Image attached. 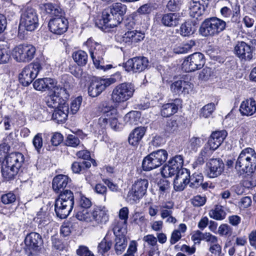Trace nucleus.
I'll use <instances>...</instances> for the list:
<instances>
[{
    "mask_svg": "<svg viewBox=\"0 0 256 256\" xmlns=\"http://www.w3.org/2000/svg\"><path fill=\"white\" fill-rule=\"evenodd\" d=\"M234 169L239 175L249 176L256 170V152L251 148L242 150L237 158Z\"/></svg>",
    "mask_w": 256,
    "mask_h": 256,
    "instance_id": "nucleus-1",
    "label": "nucleus"
},
{
    "mask_svg": "<svg viewBox=\"0 0 256 256\" xmlns=\"http://www.w3.org/2000/svg\"><path fill=\"white\" fill-rule=\"evenodd\" d=\"M121 78V73L119 72L108 78L92 76L90 79L88 88V95L92 98L98 96L107 87L120 80Z\"/></svg>",
    "mask_w": 256,
    "mask_h": 256,
    "instance_id": "nucleus-2",
    "label": "nucleus"
},
{
    "mask_svg": "<svg viewBox=\"0 0 256 256\" xmlns=\"http://www.w3.org/2000/svg\"><path fill=\"white\" fill-rule=\"evenodd\" d=\"M226 22L216 16L206 18L202 23L200 28V34L204 36H218L226 28Z\"/></svg>",
    "mask_w": 256,
    "mask_h": 256,
    "instance_id": "nucleus-3",
    "label": "nucleus"
},
{
    "mask_svg": "<svg viewBox=\"0 0 256 256\" xmlns=\"http://www.w3.org/2000/svg\"><path fill=\"white\" fill-rule=\"evenodd\" d=\"M168 154L163 149L154 151L144 157L142 163V169L144 172H150L164 164L168 158Z\"/></svg>",
    "mask_w": 256,
    "mask_h": 256,
    "instance_id": "nucleus-4",
    "label": "nucleus"
},
{
    "mask_svg": "<svg viewBox=\"0 0 256 256\" xmlns=\"http://www.w3.org/2000/svg\"><path fill=\"white\" fill-rule=\"evenodd\" d=\"M109 217L108 210L106 206L94 204L82 221L98 226L106 224L109 220Z\"/></svg>",
    "mask_w": 256,
    "mask_h": 256,
    "instance_id": "nucleus-5",
    "label": "nucleus"
},
{
    "mask_svg": "<svg viewBox=\"0 0 256 256\" xmlns=\"http://www.w3.org/2000/svg\"><path fill=\"white\" fill-rule=\"evenodd\" d=\"M75 197L74 207L75 217L82 221L94 205L91 198L86 197L81 191L75 192Z\"/></svg>",
    "mask_w": 256,
    "mask_h": 256,
    "instance_id": "nucleus-6",
    "label": "nucleus"
},
{
    "mask_svg": "<svg viewBox=\"0 0 256 256\" xmlns=\"http://www.w3.org/2000/svg\"><path fill=\"white\" fill-rule=\"evenodd\" d=\"M134 87L129 82H123L117 85L113 89L111 100L116 105H119L130 98L134 92Z\"/></svg>",
    "mask_w": 256,
    "mask_h": 256,
    "instance_id": "nucleus-7",
    "label": "nucleus"
},
{
    "mask_svg": "<svg viewBox=\"0 0 256 256\" xmlns=\"http://www.w3.org/2000/svg\"><path fill=\"white\" fill-rule=\"evenodd\" d=\"M24 243L25 254L27 256H36L41 250L44 241L38 233L32 232L26 235Z\"/></svg>",
    "mask_w": 256,
    "mask_h": 256,
    "instance_id": "nucleus-8",
    "label": "nucleus"
},
{
    "mask_svg": "<svg viewBox=\"0 0 256 256\" xmlns=\"http://www.w3.org/2000/svg\"><path fill=\"white\" fill-rule=\"evenodd\" d=\"M205 64L204 55L200 52H195L184 58L181 68L185 72H194L203 68Z\"/></svg>",
    "mask_w": 256,
    "mask_h": 256,
    "instance_id": "nucleus-9",
    "label": "nucleus"
},
{
    "mask_svg": "<svg viewBox=\"0 0 256 256\" xmlns=\"http://www.w3.org/2000/svg\"><path fill=\"white\" fill-rule=\"evenodd\" d=\"M148 181L146 178H137L132 184L127 196L126 200L130 203H136L146 194Z\"/></svg>",
    "mask_w": 256,
    "mask_h": 256,
    "instance_id": "nucleus-10",
    "label": "nucleus"
},
{
    "mask_svg": "<svg viewBox=\"0 0 256 256\" xmlns=\"http://www.w3.org/2000/svg\"><path fill=\"white\" fill-rule=\"evenodd\" d=\"M84 44L88 48L90 56L94 66L98 68H103L104 66H100L101 63H104L103 56L105 54V51L102 46L95 42L92 37L88 38L84 42Z\"/></svg>",
    "mask_w": 256,
    "mask_h": 256,
    "instance_id": "nucleus-11",
    "label": "nucleus"
},
{
    "mask_svg": "<svg viewBox=\"0 0 256 256\" xmlns=\"http://www.w3.org/2000/svg\"><path fill=\"white\" fill-rule=\"evenodd\" d=\"M20 24L27 31L32 32L36 30L39 25L36 10L29 6L24 8L20 16Z\"/></svg>",
    "mask_w": 256,
    "mask_h": 256,
    "instance_id": "nucleus-12",
    "label": "nucleus"
},
{
    "mask_svg": "<svg viewBox=\"0 0 256 256\" xmlns=\"http://www.w3.org/2000/svg\"><path fill=\"white\" fill-rule=\"evenodd\" d=\"M42 69V65L38 62H35L26 66L18 76L20 83L23 86H28Z\"/></svg>",
    "mask_w": 256,
    "mask_h": 256,
    "instance_id": "nucleus-13",
    "label": "nucleus"
},
{
    "mask_svg": "<svg viewBox=\"0 0 256 256\" xmlns=\"http://www.w3.org/2000/svg\"><path fill=\"white\" fill-rule=\"evenodd\" d=\"M149 61L146 57L137 56L128 59L122 64V66L127 72L140 73L145 70L148 66Z\"/></svg>",
    "mask_w": 256,
    "mask_h": 256,
    "instance_id": "nucleus-14",
    "label": "nucleus"
},
{
    "mask_svg": "<svg viewBox=\"0 0 256 256\" xmlns=\"http://www.w3.org/2000/svg\"><path fill=\"white\" fill-rule=\"evenodd\" d=\"M36 48L32 44H20L16 46L13 50V54L19 62H30L35 56Z\"/></svg>",
    "mask_w": 256,
    "mask_h": 256,
    "instance_id": "nucleus-15",
    "label": "nucleus"
},
{
    "mask_svg": "<svg viewBox=\"0 0 256 256\" xmlns=\"http://www.w3.org/2000/svg\"><path fill=\"white\" fill-rule=\"evenodd\" d=\"M95 26L104 32H107L110 29L117 26L115 20H113L109 10L104 9L100 14L94 18Z\"/></svg>",
    "mask_w": 256,
    "mask_h": 256,
    "instance_id": "nucleus-16",
    "label": "nucleus"
},
{
    "mask_svg": "<svg viewBox=\"0 0 256 256\" xmlns=\"http://www.w3.org/2000/svg\"><path fill=\"white\" fill-rule=\"evenodd\" d=\"M254 48L244 41H238L234 47V54L242 62H250L253 58Z\"/></svg>",
    "mask_w": 256,
    "mask_h": 256,
    "instance_id": "nucleus-17",
    "label": "nucleus"
},
{
    "mask_svg": "<svg viewBox=\"0 0 256 256\" xmlns=\"http://www.w3.org/2000/svg\"><path fill=\"white\" fill-rule=\"evenodd\" d=\"M224 164L220 158L209 160L206 165V174L208 178H216L220 176L224 170Z\"/></svg>",
    "mask_w": 256,
    "mask_h": 256,
    "instance_id": "nucleus-18",
    "label": "nucleus"
},
{
    "mask_svg": "<svg viewBox=\"0 0 256 256\" xmlns=\"http://www.w3.org/2000/svg\"><path fill=\"white\" fill-rule=\"evenodd\" d=\"M68 20L66 15L56 18H50L48 23L49 30L56 35H62L65 33L68 28Z\"/></svg>",
    "mask_w": 256,
    "mask_h": 256,
    "instance_id": "nucleus-19",
    "label": "nucleus"
},
{
    "mask_svg": "<svg viewBox=\"0 0 256 256\" xmlns=\"http://www.w3.org/2000/svg\"><path fill=\"white\" fill-rule=\"evenodd\" d=\"M185 124V118L182 116L176 115L167 120L164 130L168 134H176L184 126Z\"/></svg>",
    "mask_w": 256,
    "mask_h": 256,
    "instance_id": "nucleus-20",
    "label": "nucleus"
},
{
    "mask_svg": "<svg viewBox=\"0 0 256 256\" xmlns=\"http://www.w3.org/2000/svg\"><path fill=\"white\" fill-rule=\"evenodd\" d=\"M190 178V173L187 168L181 169V170L176 174L174 180V188L175 190L181 192L184 190L189 184Z\"/></svg>",
    "mask_w": 256,
    "mask_h": 256,
    "instance_id": "nucleus-21",
    "label": "nucleus"
},
{
    "mask_svg": "<svg viewBox=\"0 0 256 256\" xmlns=\"http://www.w3.org/2000/svg\"><path fill=\"white\" fill-rule=\"evenodd\" d=\"M72 183V180L68 176L59 174L56 176L52 181V188L54 192L58 194L68 190Z\"/></svg>",
    "mask_w": 256,
    "mask_h": 256,
    "instance_id": "nucleus-22",
    "label": "nucleus"
},
{
    "mask_svg": "<svg viewBox=\"0 0 256 256\" xmlns=\"http://www.w3.org/2000/svg\"><path fill=\"white\" fill-rule=\"evenodd\" d=\"M230 6L232 9L226 6L222 8L220 13L226 18L231 16L232 22L239 23L240 22V6L238 2L234 4L230 3Z\"/></svg>",
    "mask_w": 256,
    "mask_h": 256,
    "instance_id": "nucleus-23",
    "label": "nucleus"
},
{
    "mask_svg": "<svg viewBox=\"0 0 256 256\" xmlns=\"http://www.w3.org/2000/svg\"><path fill=\"white\" fill-rule=\"evenodd\" d=\"M107 10H109L110 14L118 26L122 21L127 8L126 5L120 2H116L107 8Z\"/></svg>",
    "mask_w": 256,
    "mask_h": 256,
    "instance_id": "nucleus-24",
    "label": "nucleus"
},
{
    "mask_svg": "<svg viewBox=\"0 0 256 256\" xmlns=\"http://www.w3.org/2000/svg\"><path fill=\"white\" fill-rule=\"evenodd\" d=\"M129 210L128 207H123L120 209L118 214L120 220H116L114 222L113 230L114 233L116 232H120L122 230H126L127 227L128 220V218Z\"/></svg>",
    "mask_w": 256,
    "mask_h": 256,
    "instance_id": "nucleus-25",
    "label": "nucleus"
},
{
    "mask_svg": "<svg viewBox=\"0 0 256 256\" xmlns=\"http://www.w3.org/2000/svg\"><path fill=\"white\" fill-rule=\"evenodd\" d=\"M227 136L228 132L226 130L214 131L208 138L207 143L212 148L216 150L222 144Z\"/></svg>",
    "mask_w": 256,
    "mask_h": 256,
    "instance_id": "nucleus-26",
    "label": "nucleus"
},
{
    "mask_svg": "<svg viewBox=\"0 0 256 256\" xmlns=\"http://www.w3.org/2000/svg\"><path fill=\"white\" fill-rule=\"evenodd\" d=\"M146 132V128L144 126H138L134 128L128 137V144L136 148L142 140Z\"/></svg>",
    "mask_w": 256,
    "mask_h": 256,
    "instance_id": "nucleus-27",
    "label": "nucleus"
},
{
    "mask_svg": "<svg viewBox=\"0 0 256 256\" xmlns=\"http://www.w3.org/2000/svg\"><path fill=\"white\" fill-rule=\"evenodd\" d=\"M239 110L242 116H252L256 112V102L254 98H250L243 100Z\"/></svg>",
    "mask_w": 256,
    "mask_h": 256,
    "instance_id": "nucleus-28",
    "label": "nucleus"
},
{
    "mask_svg": "<svg viewBox=\"0 0 256 256\" xmlns=\"http://www.w3.org/2000/svg\"><path fill=\"white\" fill-rule=\"evenodd\" d=\"M8 152L6 153L4 158V160H6V164L12 166L14 168L20 170L24 161V154L20 152H14L8 154Z\"/></svg>",
    "mask_w": 256,
    "mask_h": 256,
    "instance_id": "nucleus-29",
    "label": "nucleus"
},
{
    "mask_svg": "<svg viewBox=\"0 0 256 256\" xmlns=\"http://www.w3.org/2000/svg\"><path fill=\"white\" fill-rule=\"evenodd\" d=\"M74 207L65 204L56 198L54 202V211L56 216L61 218L64 219L68 217L72 212Z\"/></svg>",
    "mask_w": 256,
    "mask_h": 256,
    "instance_id": "nucleus-30",
    "label": "nucleus"
},
{
    "mask_svg": "<svg viewBox=\"0 0 256 256\" xmlns=\"http://www.w3.org/2000/svg\"><path fill=\"white\" fill-rule=\"evenodd\" d=\"M192 84L184 80L175 81L170 85L171 90L177 94H188L192 90Z\"/></svg>",
    "mask_w": 256,
    "mask_h": 256,
    "instance_id": "nucleus-31",
    "label": "nucleus"
},
{
    "mask_svg": "<svg viewBox=\"0 0 256 256\" xmlns=\"http://www.w3.org/2000/svg\"><path fill=\"white\" fill-rule=\"evenodd\" d=\"M170 102L164 104L160 108V114L164 118H168L176 113L178 110L179 99L172 100Z\"/></svg>",
    "mask_w": 256,
    "mask_h": 256,
    "instance_id": "nucleus-32",
    "label": "nucleus"
},
{
    "mask_svg": "<svg viewBox=\"0 0 256 256\" xmlns=\"http://www.w3.org/2000/svg\"><path fill=\"white\" fill-rule=\"evenodd\" d=\"M33 86L36 90L43 92L52 90L54 88L55 84L52 78H45L36 80Z\"/></svg>",
    "mask_w": 256,
    "mask_h": 256,
    "instance_id": "nucleus-33",
    "label": "nucleus"
},
{
    "mask_svg": "<svg viewBox=\"0 0 256 256\" xmlns=\"http://www.w3.org/2000/svg\"><path fill=\"white\" fill-rule=\"evenodd\" d=\"M46 13L51 18H56L66 15L64 10L60 6L52 2H48L43 4Z\"/></svg>",
    "mask_w": 256,
    "mask_h": 256,
    "instance_id": "nucleus-34",
    "label": "nucleus"
},
{
    "mask_svg": "<svg viewBox=\"0 0 256 256\" xmlns=\"http://www.w3.org/2000/svg\"><path fill=\"white\" fill-rule=\"evenodd\" d=\"M70 112L68 106H61V108H55L52 114V119L58 124H63L67 120Z\"/></svg>",
    "mask_w": 256,
    "mask_h": 256,
    "instance_id": "nucleus-35",
    "label": "nucleus"
},
{
    "mask_svg": "<svg viewBox=\"0 0 256 256\" xmlns=\"http://www.w3.org/2000/svg\"><path fill=\"white\" fill-rule=\"evenodd\" d=\"M180 16L176 13H168L162 14L160 22L167 27H176L179 24Z\"/></svg>",
    "mask_w": 256,
    "mask_h": 256,
    "instance_id": "nucleus-36",
    "label": "nucleus"
},
{
    "mask_svg": "<svg viewBox=\"0 0 256 256\" xmlns=\"http://www.w3.org/2000/svg\"><path fill=\"white\" fill-rule=\"evenodd\" d=\"M183 168H180L178 166H176L174 163H170V162L168 160V164L163 166L160 172L163 177H172L178 174L181 170V169Z\"/></svg>",
    "mask_w": 256,
    "mask_h": 256,
    "instance_id": "nucleus-37",
    "label": "nucleus"
},
{
    "mask_svg": "<svg viewBox=\"0 0 256 256\" xmlns=\"http://www.w3.org/2000/svg\"><path fill=\"white\" fill-rule=\"evenodd\" d=\"M114 250L116 254L120 255L125 250L128 245V239L126 235L122 234L116 236Z\"/></svg>",
    "mask_w": 256,
    "mask_h": 256,
    "instance_id": "nucleus-38",
    "label": "nucleus"
},
{
    "mask_svg": "<svg viewBox=\"0 0 256 256\" xmlns=\"http://www.w3.org/2000/svg\"><path fill=\"white\" fill-rule=\"evenodd\" d=\"M20 170L18 168L6 164L4 167L2 168V174L5 180L10 181L16 178Z\"/></svg>",
    "mask_w": 256,
    "mask_h": 256,
    "instance_id": "nucleus-39",
    "label": "nucleus"
},
{
    "mask_svg": "<svg viewBox=\"0 0 256 256\" xmlns=\"http://www.w3.org/2000/svg\"><path fill=\"white\" fill-rule=\"evenodd\" d=\"M51 242L52 252H60L66 250L68 247L67 242L58 236H52Z\"/></svg>",
    "mask_w": 256,
    "mask_h": 256,
    "instance_id": "nucleus-40",
    "label": "nucleus"
},
{
    "mask_svg": "<svg viewBox=\"0 0 256 256\" xmlns=\"http://www.w3.org/2000/svg\"><path fill=\"white\" fill-rule=\"evenodd\" d=\"M91 166L88 161H74L71 165V170L74 174H82L88 172Z\"/></svg>",
    "mask_w": 256,
    "mask_h": 256,
    "instance_id": "nucleus-41",
    "label": "nucleus"
},
{
    "mask_svg": "<svg viewBox=\"0 0 256 256\" xmlns=\"http://www.w3.org/2000/svg\"><path fill=\"white\" fill-rule=\"evenodd\" d=\"M60 201L74 207L76 200L75 192L70 190H66L58 194L56 198Z\"/></svg>",
    "mask_w": 256,
    "mask_h": 256,
    "instance_id": "nucleus-42",
    "label": "nucleus"
},
{
    "mask_svg": "<svg viewBox=\"0 0 256 256\" xmlns=\"http://www.w3.org/2000/svg\"><path fill=\"white\" fill-rule=\"evenodd\" d=\"M84 148L78 150L76 153V156L78 159L82 160V161H88L90 165L94 167H96L98 164L96 160L91 157L90 152L82 144Z\"/></svg>",
    "mask_w": 256,
    "mask_h": 256,
    "instance_id": "nucleus-43",
    "label": "nucleus"
},
{
    "mask_svg": "<svg viewBox=\"0 0 256 256\" xmlns=\"http://www.w3.org/2000/svg\"><path fill=\"white\" fill-rule=\"evenodd\" d=\"M210 217L216 220H222L226 218V213L224 210L223 206L220 204L214 206V208L208 212Z\"/></svg>",
    "mask_w": 256,
    "mask_h": 256,
    "instance_id": "nucleus-44",
    "label": "nucleus"
},
{
    "mask_svg": "<svg viewBox=\"0 0 256 256\" xmlns=\"http://www.w3.org/2000/svg\"><path fill=\"white\" fill-rule=\"evenodd\" d=\"M202 2H193L190 4V13L193 18H198L203 14L205 8L208 6H203Z\"/></svg>",
    "mask_w": 256,
    "mask_h": 256,
    "instance_id": "nucleus-45",
    "label": "nucleus"
},
{
    "mask_svg": "<svg viewBox=\"0 0 256 256\" xmlns=\"http://www.w3.org/2000/svg\"><path fill=\"white\" fill-rule=\"evenodd\" d=\"M74 62L80 66H85L88 60L87 53L82 50H78L74 52L72 54Z\"/></svg>",
    "mask_w": 256,
    "mask_h": 256,
    "instance_id": "nucleus-46",
    "label": "nucleus"
},
{
    "mask_svg": "<svg viewBox=\"0 0 256 256\" xmlns=\"http://www.w3.org/2000/svg\"><path fill=\"white\" fill-rule=\"evenodd\" d=\"M54 92L58 98V100L62 102L63 106H68V101L70 95L68 90L66 88L64 87H56Z\"/></svg>",
    "mask_w": 256,
    "mask_h": 256,
    "instance_id": "nucleus-47",
    "label": "nucleus"
},
{
    "mask_svg": "<svg viewBox=\"0 0 256 256\" xmlns=\"http://www.w3.org/2000/svg\"><path fill=\"white\" fill-rule=\"evenodd\" d=\"M195 24L191 20L186 21L180 26V34L184 36H188L192 34L195 30Z\"/></svg>",
    "mask_w": 256,
    "mask_h": 256,
    "instance_id": "nucleus-48",
    "label": "nucleus"
},
{
    "mask_svg": "<svg viewBox=\"0 0 256 256\" xmlns=\"http://www.w3.org/2000/svg\"><path fill=\"white\" fill-rule=\"evenodd\" d=\"M141 112L138 111L132 110L127 113L124 117V122L132 125H136L140 122Z\"/></svg>",
    "mask_w": 256,
    "mask_h": 256,
    "instance_id": "nucleus-49",
    "label": "nucleus"
},
{
    "mask_svg": "<svg viewBox=\"0 0 256 256\" xmlns=\"http://www.w3.org/2000/svg\"><path fill=\"white\" fill-rule=\"evenodd\" d=\"M97 110L98 112L103 114L104 116H108L115 112L114 107L107 101H102L99 104Z\"/></svg>",
    "mask_w": 256,
    "mask_h": 256,
    "instance_id": "nucleus-50",
    "label": "nucleus"
},
{
    "mask_svg": "<svg viewBox=\"0 0 256 256\" xmlns=\"http://www.w3.org/2000/svg\"><path fill=\"white\" fill-rule=\"evenodd\" d=\"M34 220L38 223V228H42L44 226L48 225L50 220L47 213L42 211V208L38 212L36 216L34 218Z\"/></svg>",
    "mask_w": 256,
    "mask_h": 256,
    "instance_id": "nucleus-51",
    "label": "nucleus"
},
{
    "mask_svg": "<svg viewBox=\"0 0 256 256\" xmlns=\"http://www.w3.org/2000/svg\"><path fill=\"white\" fill-rule=\"evenodd\" d=\"M204 176L202 174L194 173L190 176L189 186L192 188L197 189L204 181Z\"/></svg>",
    "mask_w": 256,
    "mask_h": 256,
    "instance_id": "nucleus-52",
    "label": "nucleus"
},
{
    "mask_svg": "<svg viewBox=\"0 0 256 256\" xmlns=\"http://www.w3.org/2000/svg\"><path fill=\"white\" fill-rule=\"evenodd\" d=\"M17 196L14 193V191H10L2 194L0 196L1 202L4 204H12L15 206Z\"/></svg>",
    "mask_w": 256,
    "mask_h": 256,
    "instance_id": "nucleus-53",
    "label": "nucleus"
},
{
    "mask_svg": "<svg viewBox=\"0 0 256 256\" xmlns=\"http://www.w3.org/2000/svg\"><path fill=\"white\" fill-rule=\"evenodd\" d=\"M196 43L194 40H190L186 43L176 47L174 48V52L176 54H186L190 52L192 48L196 46Z\"/></svg>",
    "mask_w": 256,
    "mask_h": 256,
    "instance_id": "nucleus-54",
    "label": "nucleus"
},
{
    "mask_svg": "<svg viewBox=\"0 0 256 256\" xmlns=\"http://www.w3.org/2000/svg\"><path fill=\"white\" fill-rule=\"evenodd\" d=\"M106 236L102 241L98 244V251L100 254L104 256L106 253L108 252L112 246V242L110 240H108Z\"/></svg>",
    "mask_w": 256,
    "mask_h": 256,
    "instance_id": "nucleus-55",
    "label": "nucleus"
},
{
    "mask_svg": "<svg viewBox=\"0 0 256 256\" xmlns=\"http://www.w3.org/2000/svg\"><path fill=\"white\" fill-rule=\"evenodd\" d=\"M215 109L216 106L214 103L208 104L200 109V116L204 118H208L210 116Z\"/></svg>",
    "mask_w": 256,
    "mask_h": 256,
    "instance_id": "nucleus-56",
    "label": "nucleus"
},
{
    "mask_svg": "<svg viewBox=\"0 0 256 256\" xmlns=\"http://www.w3.org/2000/svg\"><path fill=\"white\" fill-rule=\"evenodd\" d=\"M64 143L66 146L76 148L80 144V141L76 136L69 134L66 138Z\"/></svg>",
    "mask_w": 256,
    "mask_h": 256,
    "instance_id": "nucleus-57",
    "label": "nucleus"
},
{
    "mask_svg": "<svg viewBox=\"0 0 256 256\" xmlns=\"http://www.w3.org/2000/svg\"><path fill=\"white\" fill-rule=\"evenodd\" d=\"M46 104L48 107L54 109L60 108L61 106H64L62 102L58 100V98L54 92L48 97Z\"/></svg>",
    "mask_w": 256,
    "mask_h": 256,
    "instance_id": "nucleus-58",
    "label": "nucleus"
},
{
    "mask_svg": "<svg viewBox=\"0 0 256 256\" xmlns=\"http://www.w3.org/2000/svg\"><path fill=\"white\" fill-rule=\"evenodd\" d=\"M108 125V118L102 116L98 120V134H104L106 133V126Z\"/></svg>",
    "mask_w": 256,
    "mask_h": 256,
    "instance_id": "nucleus-59",
    "label": "nucleus"
},
{
    "mask_svg": "<svg viewBox=\"0 0 256 256\" xmlns=\"http://www.w3.org/2000/svg\"><path fill=\"white\" fill-rule=\"evenodd\" d=\"M10 59V51L4 45H0V64L8 63Z\"/></svg>",
    "mask_w": 256,
    "mask_h": 256,
    "instance_id": "nucleus-60",
    "label": "nucleus"
},
{
    "mask_svg": "<svg viewBox=\"0 0 256 256\" xmlns=\"http://www.w3.org/2000/svg\"><path fill=\"white\" fill-rule=\"evenodd\" d=\"M17 208V206L12 204H4L0 201V214L4 215L10 216L14 212Z\"/></svg>",
    "mask_w": 256,
    "mask_h": 256,
    "instance_id": "nucleus-61",
    "label": "nucleus"
},
{
    "mask_svg": "<svg viewBox=\"0 0 256 256\" xmlns=\"http://www.w3.org/2000/svg\"><path fill=\"white\" fill-rule=\"evenodd\" d=\"M166 178H167L163 177V178H160L157 183V185L159 188L160 193L162 194H164V193L170 190V183L166 180Z\"/></svg>",
    "mask_w": 256,
    "mask_h": 256,
    "instance_id": "nucleus-62",
    "label": "nucleus"
},
{
    "mask_svg": "<svg viewBox=\"0 0 256 256\" xmlns=\"http://www.w3.org/2000/svg\"><path fill=\"white\" fill-rule=\"evenodd\" d=\"M184 0H169L166 8L168 10L172 12L179 11L182 4Z\"/></svg>",
    "mask_w": 256,
    "mask_h": 256,
    "instance_id": "nucleus-63",
    "label": "nucleus"
},
{
    "mask_svg": "<svg viewBox=\"0 0 256 256\" xmlns=\"http://www.w3.org/2000/svg\"><path fill=\"white\" fill-rule=\"evenodd\" d=\"M32 144L38 153H40L43 146L42 136V133L36 134L32 139Z\"/></svg>",
    "mask_w": 256,
    "mask_h": 256,
    "instance_id": "nucleus-64",
    "label": "nucleus"
}]
</instances>
